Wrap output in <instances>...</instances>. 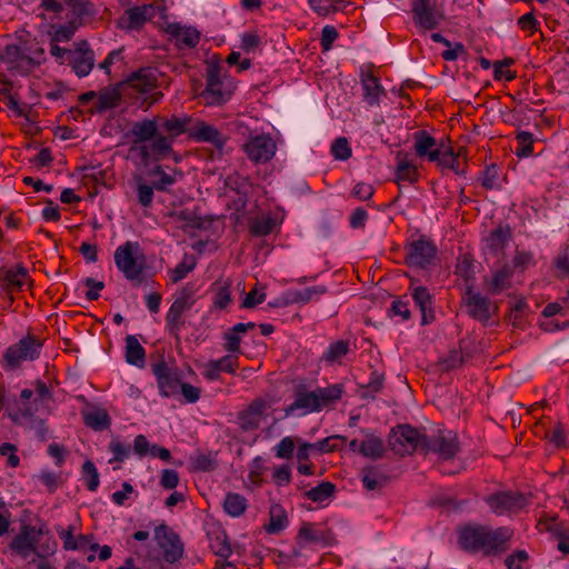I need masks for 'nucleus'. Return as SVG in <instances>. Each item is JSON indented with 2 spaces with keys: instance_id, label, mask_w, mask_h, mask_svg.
Here are the masks:
<instances>
[{
  "instance_id": "nucleus-1",
  "label": "nucleus",
  "mask_w": 569,
  "mask_h": 569,
  "mask_svg": "<svg viewBox=\"0 0 569 569\" xmlns=\"http://www.w3.org/2000/svg\"><path fill=\"white\" fill-rule=\"evenodd\" d=\"M160 136L149 146H137L140 150L141 161L147 164L150 159L160 160L172 152L174 139L183 133L191 131L192 118L190 116L177 117H157Z\"/></svg>"
},
{
  "instance_id": "nucleus-2",
  "label": "nucleus",
  "mask_w": 569,
  "mask_h": 569,
  "mask_svg": "<svg viewBox=\"0 0 569 569\" xmlns=\"http://www.w3.org/2000/svg\"><path fill=\"white\" fill-rule=\"evenodd\" d=\"M34 389H23L20 393L18 408L20 413L29 419L30 429L34 430L41 441L48 439L49 429L43 419L34 416L41 408H48L47 403L52 400V392L41 380L33 382Z\"/></svg>"
},
{
  "instance_id": "nucleus-3",
  "label": "nucleus",
  "mask_w": 569,
  "mask_h": 569,
  "mask_svg": "<svg viewBox=\"0 0 569 569\" xmlns=\"http://www.w3.org/2000/svg\"><path fill=\"white\" fill-rule=\"evenodd\" d=\"M342 387L340 385L329 386L327 388H317L308 391L302 385L295 389V401L284 409L286 416L292 415L297 410L303 413L320 411L323 407L340 399Z\"/></svg>"
},
{
  "instance_id": "nucleus-4",
  "label": "nucleus",
  "mask_w": 569,
  "mask_h": 569,
  "mask_svg": "<svg viewBox=\"0 0 569 569\" xmlns=\"http://www.w3.org/2000/svg\"><path fill=\"white\" fill-rule=\"evenodd\" d=\"M114 263L124 278L136 284L143 281L144 257L138 242L127 241L119 246L113 254Z\"/></svg>"
},
{
  "instance_id": "nucleus-5",
  "label": "nucleus",
  "mask_w": 569,
  "mask_h": 569,
  "mask_svg": "<svg viewBox=\"0 0 569 569\" xmlns=\"http://www.w3.org/2000/svg\"><path fill=\"white\" fill-rule=\"evenodd\" d=\"M232 90L224 86L221 77V67L218 63H210L206 71V88L199 94L207 106H220L228 101Z\"/></svg>"
},
{
  "instance_id": "nucleus-6",
  "label": "nucleus",
  "mask_w": 569,
  "mask_h": 569,
  "mask_svg": "<svg viewBox=\"0 0 569 569\" xmlns=\"http://www.w3.org/2000/svg\"><path fill=\"white\" fill-rule=\"evenodd\" d=\"M41 343L32 336L20 339L17 343L10 346L3 353L4 367L17 369L22 361H32L40 355Z\"/></svg>"
},
{
  "instance_id": "nucleus-7",
  "label": "nucleus",
  "mask_w": 569,
  "mask_h": 569,
  "mask_svg": "<svg viewBox=\"0 0 569 569\" xmlns=\"http://www.w3.org/2000/svg\"><path fill=\"white\" fill-rule=\"evenodd\" d=\"M426 435L409 425H399L392 429L388 442L390 449L399 456L412 453L418 447L422 449V439Z\"/></svg>"
},
{
  "instance_id": "nucleus-8",
  "label": "nucleus",
  "mask_w": 569,
  "mask_h": 569,
  "mask_svg": "<svg viewBox=\"0 0 569 569\" xmlns=\"http://www.w3.org/2000/svg\"><path fill=\"white\" fill-rule=\"evenodd\" d=\"M166 8L159 4H143L140 7L129 8L117 20V27L121 30L133 31L140 30L146 22L151 21L159 13L164 14Z\"/></svg>"
},
{
  "instance_id": "nucleus-9",
  "label": "nucleus",
  "mask_w": 569,
  "mask_h": 569,
  "mask_svg": "<svg viewBox=\"0 0 569 569\" xmlns=\"http://www.w3.org/2000/svg\"><path fill=\"white\" fill-rule=\"evenodd\" d=\"M194 303L193 299V290L186 286L183 287L172 305L170 306L167 316L166 323L167 329L171 336H173L177 340L179 339V332L183 327L182 315L191 309Z\"/></svg>"
},
{
  "instance_id": "nucleus-10",
  "label": "nucleus",
  "mask_w": 569,
  "mask_h": 569,
  "mask_svg": "<svg viewBox=\"0 0 569 569\" xmlns=\"http://www.w3.org/2000/svg\"><path fill=\"white\" fill-rule=\"evenodd\" d=\"M422 449L437 452L443 459H451L459 451L458 437L452 431L439 430L437 435L422 439Z\"/></svg>"
},
{
  "instance_id": "nucleus-11",
  "label": "nucleus",
  "mask_w": 569,
  "mask_h": 569,
  "mask_svg": "<svg viewBox=\"0 0 569 569\" xmlns=\"http://www.w3.org/2000/svg\"><path fill=\"white\" fill-rule=\"evenodd\" d=\"M151 367L157 378L160 393L164 397L177 395L181 385L180 371L177 368L169 367L163 358Z\"/></svg>"
},
{
  "instance_id": "nucleus-12",
  "label": "nucleus",
  "mask_w": 569,
  "mask_h": 569,
  "mask_svg": "<svg viewBox=\"0 0 569 569\" xmlns=\"http://www.w3.org/2000/svg\"><path fill=\"white\" fill-rule=\"evenodd\" d=\"M406 263L409 267L426 269L436 258V246L426 239H418L406 248Z\"/></svg>"
},
{
  "instance_id": "nucleus-13",
  "label": "nucleus",
  "mask_w": 569,
  "mask_h": 569,
  "mask_svg": "<svg viewBox=\"0 0 569 569\" xmlns=\"http://www.w3.org/2000/svg\"><path fill=\"white\" fill-rule=\"evenodd\" d=\"M463 302L467 308V313L481 322H488L492 313L496 312L497 307L485 296L476 292L471 286L467 287Z\"/></svg>"
},
{
  "instance_id": "nucleus-14",
  "label": "nucleus",
  "mask_w": 569,
  "mask_h": 569,
  "mask_svg": "<svg viewBox=\"0 0 569 569\" xmlns=\"http://www.w3.org/2000/svg\"><path fill=\"white\" fill-rule=\"evenodd\" d=\"M486 502L495 513L503 515L505 512H518L527 506L528 500L520 492L501 491L488 496Z\"/></svg>"
},
{
  "instance_id": "nucleus-15",
  "label": "nucleus",
  "mask_w": 569,
  "mask_h": 569,
  "mask_svg": "<svg viewBox=\"0 0 569 569\" xmlns=\"http://www.w3.org/2000/svg\"><path fill=\"white\" fill-rule=\"evenodd\" d=\"M154 539L163 550L167 562L173 563L182 557L183 546L178 537L167 525H160L154 529Z\"/></svg>"
},
{
  "instance_id": "nucleus-16",
  "label": "nucleus",
  "mask_w": 569,
  "mask_h": 569,
  "mask_svg": "<svg viewBox=\"0 0 569 569\" xmlns=\"http://www.w3.org/2000/svg\"><path fill=\"white\" fill-rule=\"evenodd\" d=\"M248 158L256 163L270 161L277 150L276 142L269 136H256L243 146Z\"/></svg>"
},
{
  "instance_id": "nucleus-17",
  "label": "nucleus",
  "mask_w": 569,
  "mask_h": 569,
  "mask_svg": "<svg viewBox=\"0 0 569 569\" xmlns=\"http://www.w3.org/2000/svg\"><path fill=\"white\" fill-rule=\"evenodd\" d=\"M131 136L133 137L130 147L131 153H137L140 157V150L134 149L137 146H149L152 141L160 136L159 123L157 117L153 119H143L132 124Z\"/></svg>"
},
{
  "instance_id": "nucleus-18",
  "label": "nucleus",
  "mask_w": 569,
  "mask_h": 569,
  "mask_svg": "<svg viewBox=\"0 0 569 569\" xmlns=\"http://www.w3.org/2000/svg\"><path fill=\"white\" fill-rule=\"evenodd\" d=\"M411 10L416 26L425 30L436 29L443 19V13L436 10L430 0H415Z\"/></svg>"
},
{
  "instance_id": "nucleus-19",
  "label": "nucleus",
  "mask_w": 569,
  "mask_h": 569,
  "mask_svg": "<svg viewBox=\"0 0 569 569\" xmlns=\"http://www.w3.org/2000/svg\"><path fill=\"white\" fill-rule=\"evenodd\" d=\"M189 138L199 141L211 143L221 154L228 137L220 132L216 127L204 121L198 120L192 122Z\"/></svg>"
},
{
  "instance_id": "nucleus-20",
  "label": "nucleus",
  "mask_w": 569,
  "mask_h": 569,
  "mask_svg": "<svg viewBox=\"0 0 569 569\" xmlns=\"http://www.w3.org/2000/svg\"><path fill=\"white\" fill-rule=\"evenodd\" d=\"M485 538L480 546V551L486 556L497 555L508 549V542L512 536V531L509 528L500 527L491 529L485 527Z\"/></svg>"
},
{
  "instance_id": "nucleus-21",
  "label": "nucleus",
  "mask_w": 569,
  "mask_h": 569,
  "mask_svg": "<svg viewBox=\"0 0 569 569\" xmlns=\"http://www.w3.org/2000/svg\"><path fill=\"white\" fill-rule=\"evenodd\" d=\"M29 280L28 270L22 266L16 268H0V288L9 295L12 303V292L20 291Z\"/></svg>"
},
{
  "instance_id": "nucleus-22",
  "label": "nucleus",
  "mask_w": 569,
  "mask_h": 569,
  "mask_svg": "<svg viewBox=\"0 0 569 569\" xmlns=\"http://www.w3.org/2000/svg\"><path fill=\"white\" fill-rule=\"evenodd\" d=\"M74 531L76 528L72 525L68 528H63L62 526L56 527V532L63 542V549L86 550L87 548H90L92 551H96V549L99 548V545L92 541L91 535L74 536Z\"/></svg>"
},
{
  "instance_id": "nucleus-23",
  "label": "nucleus",
  "mask_w": 569,
  "mask_h": 569,
  "mask_svg": "<svg viewBox=\"0 0 569 569\" xmlns=\"http://www.w3.org/2000/svg\"><path fill=\"white\" fill-rule=\"evenodd\" d=\"M267 409L263 399H254L243 411L239 412L238 420L242 431H252L260 427L261 419Z\"/></svg>"
},
{
  "instance_id": "nucleus-24",
  "label": "nucleus",
  "mask_w": 569,
  "mask_h": 569,
  "mask_svg": "<svg viewBox=\"0 0 569 569\" xmlns=\"http://www.w3.org/2000/svg\"><path fill=\"white\" fill-rule=\"evenodd\" d=\"M297 543L303 548L307 543H318L330 546L332 543V535L330 530H322L315 523L303 522L296 537Z\"/></svg>"
},
{
  "instance_id": "nucleus-25",
  "label": "nucleus",
  "mask_w": 569,
  "mask_h": 569,
  "mask_svg": "<svg viewBox=\"0 0 569 569\" xmlns=\"http://www.w3.org/2000/svg\"><path fill=\"white\" fill-rule=\"evenodd\" d=\"M40 531L34 527L24 525L21 527L20 532L12 539L10 547L13 551L22 557H28L36 550L38 536Z\"/></svg>"
},
{
  "instance_id": "nucleus-26",
  "label": "nucleus",
  "mask_w": 569,
  "mask_h": 569,
  "mask_svg": "<svg viewBox=\"0 0 569 569\" xmlns=\"http://www.w3.org/2000/svg\"><path fill=\"white\" fill-rule=\"evenodd\" d=\"M166 32L176 40V46L179 49H192L200 40V32L196 28L183 27L180 23H169Z\"/></svg>"
},
{
  "instance_id": "nucleus-27",
  "label": "nucleus",
  "mask_w": 569,
  "mask_h": 569,
  "mask_svg": "<svg viewBox=\"0 0 569 569\" xmlns=\"http://www.w3.org/2000/svg\"><path fill=\"white\" fill-rule=\"evenodd\" d=\"M486 526H466L459 530L458 543L459 547L468 552L480 551V546L483 542Z\"/></svg>"
},
{
  "instance_id": "nucleus-28",
  "label": "nucleus",
  "mask_w": 569,
  "mask_h": 569,
  "mask_svg": "<svg viewBox=\"0 0 569 569\" xmlns=\"http://www.w3.org/2000/svg\"><path fill=\"white\" fill-rule=\"evenodd\" d=\"M124 82H120L113 87H106L98 92V100L92 112L102 113L106 110L116 108L121 102L120 87Z\"/></svg>"
},
{
  "instance_id": "nucleus-29",
  "label": "nucleus",
  "mask_w": 569,
  "mask_h": 569,
  "mask_svg": "<svg viewBox=\"0 0 569 569\" xmlns=\"http://www.w3.org/2000/svg\"><path fill=\"white\" fill-rule=\"evenodd\" d=\"M361 84L363 89V98L370 104H379L380 97L385 94L378 77L371 71H361Z\"/></svg>"
},
{
  "instance_id": "nucleus-30",
  "label": "nucleus",
  "mask_w": 569,
  "mask_h": 569,
  "mask_svg": "<svg viewBox=\"0 0 569 569\" xmlns=\"http://www.w3.org/2000/svg\"><path fill=\"white\" fill-rule=\"evenodd\" d=\"M412 299L421 311V325L426 326L435 320V311L431 307V295L426 287L419 286L412 290Z\"/></svg>"
},
{
  "instance_id": "nucleus-31",
  "label": "nucleus",
  "mask_w": 569,
  "mask_h": 569,
  "mask_svg": "<svg viewBox=\"0 0 569 569\" xmlns=\"http://www.w3.org/2000/svg\"><path fill=\"white\" fill-rule=\"evenodd\" d=\"M124 83L144 93L157 87V78L152 69L141 68L140 70L131 73Z\"/></svg>"
},
{
  "instance_id": "nucleus-32",
  "label": "nucleus",
  "mask_w": 569,
  "mask_h": 569,
  "mask_svg": "<svg viewBox=\"0 0 569 569\" xmlns=\"http://www.w3.org/2000/svg\"><path fill=\"white\" fill-rule=\"evenodd\" d=\"M361 480L367 490L375 491L386 487L390 481V477L379 467L371 466L362 469Z\"/></svg>"
},
{
  "instance_id": "nucleus-33",
  "label": "nucleus",
  "mask_w": 569,
  "mask_h": 569,
  "mask_svg": "<svg viewBox=\"0 0 569 569\" xmlns=\"http://www.w3.org/2000/svg\"><path fill=\"white\" fill-rule=\"evenodd\" d=\"M511 237V231L508 226H499L495 230L490 232V234L486 239V244L488 250L495 254L499 256L502 253L506 244L508 243Z\"/></svg>"
},
{
  "instance_id": "nucleus-34",
  "label": "nucleus",
  "mask_w": 569,
  "mask_h": 569,
  "mask_svg": "<svg viewBox=\"0 0 569 569\" xmlns=\"http://www.w3.org/2000/svg\"><path fill=\"white\" fill-rule=\"evenodd\" d=\"M82 417L84 425L96 431L106 430L111 426V418L103 408H92L82 411Z\"/></svg>"
},
{
  "instance_id": "nucleus-35",
  "label": "nucleus",
  "mask_w": 569,
  "mask_h": 569,
  "mask_svg": "<svg viewBox=\"0 0 569 569\" xmlns=\"http://www.w3.org/2000/svg\"><path fill=\"white\" fill-rule=\"evenodd\" d=\"M146 352L134 336H127L126 338V361L130 365L142 368L146 362Z\"/></svg>"
},
{
  "instance_id": "nucleus-36",
  "label": "nucleus",
  "mask_w": 569,
  "mask_h": 569,
  "mask_svg": "<svg viewBox=\"0 0 569 569\" xmlns=\"http://www.w3.org/2000/svg\"><path fill=\"white\" fill-rule=\"evenodd\" d=\"M169 216L176 223H179L182 229H202L204 224L202 218L196 211L189 209L174 211Z\"/></svg>"
},
{
  "instance_id": "nucleus-37",
  "label": "nucleus",
  "mask_w": 569,
  "mask_h": 569,
  "mask_svg": "<svg viewBox=\"0 0 569 569\" xmlns=\"http://www.w3.org/2000/svg\"><path fill=\"white\" fill-rule=\"evenodd\" d=\"M208 537L212 552L219 558L227 560L232 553V549L226 531L220 530L209 533Z\"/></svg>"
},
{
  "instance_id": "nucleus-38",
  "label": "nucleus",
  "mask_w": 569,
  "mask_h": 569,
  "mask_svg": "<svg viewBox=\"0 0 569 569\" xmlns=\"http://www.w3.org/2000/svg\"><path fill=\"white\" fill-rule=\"evenodd\" d=\"M94 52H87L86 56H76L69 58L68 63L79 78L87 77L94 67Z\"/></svg>"
},
{
  "instance_id": "nucleus-39",
  "label": "nucleus",
  "mask_w": 569,
  "mask_h": 569,
  "mask_svg": "<svg viewBox=\"0 0 569 569\" xmlns=\"http://www.w3.org/2000/svg\"><path fill=\"white\" fill-rule=\"evenodd\" d=\"M512 272L509 267L505 266L496 271L490 280H486L485 284L489 292L497 295L509 288Z\"/></svg>"
},
{
  "instance_id": "nucleus-40",
  "label": "nucleus",
  "mask_w": 569,
  "mask_h": 569,
  "mask_svg": "<svg viewBox=\"0 0 569 569\" xmlns=\"http://www.w3.org/2000/svg\"><path fill=\"white\" fill-rule=\"evenodd\" d=\"M247 499L237 492H228L223 501V510L231 517H240L247 509Z\"/></svg>"
},
{
  "instance_id": "nucleus-41",
  "label": "nucleus",
  "mask_w": 569,
  "mask_h": 569,
  "mask_svg": "<svg viewBox=\"0 0 569 569\" xmlns=\"http://www.w3.org/2000/svg\"><path fill=\"white\" fill-rule=\"evenodd\" d=\"M383 441L375 435H367L366 440L360 443V453L371 459H378L383 456Z\"/></svg>"
},
{
  "instance_id": "nucleus-42",
  "label": "nucleus",
  "mask_w": 569,
  "mask_h": 569,
  "mask_svg": "<svg viewBox=\"0 0 569 569\" xmlns=\"http://www.w3.org/2000/svg\"><path fill=\"white\" fill-rule=\"evenodd\" d=\"M37 57H31L24 51V53L19 58L14 66L9 67L8 69L16 70L21 74H28L41 63L39 57L44 54V50L42 48H37Z\"/></svg>"
},
{
  "instance_id": "nucleus-43",
  "label": "nucleus",
  "mask_w": 569,
  "mask_h": 569,
  "mask_svg": "<svg viewBox=\"0 0 569 569\" xmlns=\"http://www.w3.org/2000/svg\"><path fill=\"white\" fill-rule=\"evenodd\" d=\"M415 150L418 157H426L437 146V141L427 131L419 130L413 134Z\"/></svg>"
},
{
  "instance_id": "nucleus-44",
  "label": "nucleus",
  "mask_w": 569,
  "mask_h": 569,
  "mask_svg": "<svg viewBox=\"0 0 569 569\" xmlns=\"http://www.w3.org/2000/svg\"><path fill=\"white\" fill-rule=\"evenodd\" d=\"M336 491V486L332 482L323 481L315 488L306 491L305 496L313 502H322L330 497Z\"/></svg>"
},
{
  "instance_id": "nucleus-45",
  "label": "nucleus",
  "mask_w": 569,
  "mask_h": 569,
  "mask_svg": "<svg viewBox=\"0 0 569 569\" xmlns=\"http://www.w3.org/2000/svg\"><path fill=\"white\" fill-rule=\"evenodd\" d=\"M326 292L325 287H311L303 290H293L288 292V299L286 303H307L315 295H322Z\"/></svg>"
},
{
  "instance_id": "nucleus-46",
  "label": "nucleus",
  "mask_w": 569,
  "mask_h": 569,
  "mask_svg": "<svg viewBox=\"0 0 569 569\" xmlns=\"http://www.w3.org/2000/svg\"><path fill=\"white\" fill-rule=\"evenodd\" d=\"M136 180V192L138 196V202L144 207L149 208L152 204L153 201V190L156 189L153 184H148L144 182L143 178L140 176H137L134 178Z\"/></svg>"
},
{
  "instance_id": "nucleus-47",
  "label": "nucleus",
  "mask_w": 569,
  "mask_h": 569,
  "mask_svg": "<svg viewBox=\"0 0 569 569\" xmlns=\"http://www.w3.org/2000/svg\"><path fill=\"white\" fill-rule=\"evenodd\" d=\"M288 525L286 512L280 507H272L270 510V522L266 526L269 533H278Z\"/></svg>"
},
{
  "instance_id": "nucleus-48",
  "label": "nucleus",
  "mask_w": 569,
  "mask_h": 569,
  "mask_svg": "<svg viewBox=\"0 0 569 569\" xmlns=\"http://www.w3.org/2000/svg\"><path fill=\"white\" fill-rule=\"evenodd\" d=\"M80 24L81 21H77V19H74L69 21L67 24L59 26L54 29L51 41L64 42L71 40Z\"/></svg>"
},
{
  "instance_id": "nucleus-49",
  "label": "nucleus",
  "mask_w": 569,
  "mask_h": 569,
  "mask_svg": "<svg viewBox=\"0 0 569 569\" xmlns=\"http://www.w3.org/2000/svg\"><path fill=\"white\" fill-rule=\"evenodd\" d=\"M150 174L158 178L152 183L158 191H167L176 182V177L167 173L161 166L154 167Z\"/></svg>"
},
{
  "instance_id": "nucleus-50",
  "label": "nucleus",
  "mask_w": 569,
  "mask_h": 569,
  "mask_svg": "<svg viewBox=\"0 0 569 569\" xmlns=\"http://www.w3.org/2000/svg\"><path fill=\"white\" fill-rule=\"evenodd\" d=\"M196 260L192 256L186 257L183 261L179 262L171 271V280L177 283L184 279L189 272L196 268Z\"/></svg>"
},
{
  "instance_id": "nucleus-51",
  "label": "nucleus",
  "mask_w": 569,
  "mask_h": 569,
  "mask_svg": "<svg viewBox=\"0 0 569 569\" xmlns=\"http://www.w3.org/2000/svg\"><path fill=\"white\" fill-rule=\"evenodd\" d=\"M385 375L378 371H372L369 382L363 386V398H376V393L380 392L383 387Z\"/></svg>"
},
{
  "instance_id": "nucleus-52",
  "label": "nucleus",
  "mask_w": 569,
  "mask_h": 569,
  "mask_svg": "<svg viewBox=\"0 0 569 569\" xmlns=\"http://www.w3.org/2000/svg\"><path fill=\"white\" fill-rule=\"evenodd\" d=\"M82 476L87 481V488L90 491H96L99 487L100 479L98 470L91 460H86L82 465Z\"/></svg>"
},
{
  "instance_id": "nucleus-53",
  "label": "nucleus",
  "mask_w": 569,
  "mask_h": 569,
  "mask_svg": "<svg viewBox=\"0 0 569 569\" xmlns=\"http://www.w3.org/2000/svg\"><path fill=\"white\" fill-rule=\"evenodd\" d=\"M417 168L416 166L409 163L406 160H401L398 163L396 177L397 182L400 183V181H408L410 183L415 182L417 180Z\"/></svg>"
},
{
  "instance_id": "nucleus-54",
  "label": "nucleus",
  "mask_w": 569,
  "mask_h": 569,
  "mask_svg": "<svg viewBox=\"0 0 569 569\" xmlns=\"http://www.w3.org/2000/svg\"><path fill=\"white\" fill-rule=\"evenodd\" d=\"M276 227V220L272 218L256 219L250 224V232L256 237L267 236Z\"/></svg>"
},
{
  "instance_id": "nucleus-55",
  "label": "nucleus",
  "mask_w": 569,
  "mask_h": 569,
  "mask_svg": "<svg viewBox=\"0 0 569 569\" xmlns=\"http://www.w3.org/2000/svg\"><path fill=\"white\" fill-rule=\"evenodd\" d=\"M463 363V357L460 350H450L447 357L438 361L440 370L448 371L460 367Z\"/></svg>"
},
{
  "instance_id": "nucleus-56",
  "label": "nucleus",
  "mask_w": 569,
  "mask_h": 569,
  "mask_svg": "<svg viewBox=\"0 0 569 569\" xmlns=\"http://www.w3.org/2000/svg\"><path fill=\"white\" fill-rule=\"evenodd\" d=\"M349 351V343L343 340H338L330 345L323 358L328 362H335L341 357L346 356Z\"/></svg>"
},
{
  "instance_id": "nucleus-57",
  "label": "nucleus",
  "mask_w": 569,
  "mask_h": 569,
  "mask_svg": "<svg viewBox=\"0 0 569 569\" xmlns=\"http://www.w3.org/2000/svg\"><path fill=\"white\" fill-rule=\"evenodd\" d=\"M516 139L520 147L517 149L516 153L518 157H528L532 153V143L533 137L532 133L528 131H520L517 133Z\"/></svg>"
},
{
  "instance_id": "nucleus-58",
  "label": "nucleus",
  "mask_w": 569,
  "mask_h": 569,
  "mask_svg": "<svg viewBox=\"0 0 569 569\" xmlns=\"http://www.w3.org/2000/svg\"><path fill=\"white\" fill-rule=\"evenodd\" d=\"M67 7H69L77 19L81 20L84 16H90L91 3L89 0H64Z\"/></svg>"
},
{
  "instance_id": "nucleus-59",
  "label": "nucleus",
  "mask_w": 569,
  "mask_h": 569,
  "mask_svg": "<svg viewBox=\"0 0 569 569\" xmlns=\"http://www.w3.org/2000/svg\"><path fill=\"white\" fill-rule=\"evenodd\" d=\"M24 51V48L17 44H8L0 53V58L3 62L8 63L9 67H13Z\"/></svg>"
},
{
  "instance_id": "nucleus-60",
  "label": "nucleus",
  "mask_w": 569,
  "mask_h": 569,
  "mask_svg": "<svg viewBox=\"0 0 569 569\" xmlns=\"http://www.w3.org/2000/svg\"><path fill=\"white\" fill-rule=\"evenodd\" d=\"M331 152L336 159L347 160L351 157V149L347 138L336 139L331 146Z\"/></svg>"
},
{
  "instance_id": "nucleus-61",
  "label": "nucleus",
  "mask_w": 569,
  "mask_h": 569,
  "mask_svg": "<svg viewBox=\"0 0 569 569\" xmlns=\"http://www.w3.org/2000/svg\"><path fill=\"white\" fill-rule=\"evenodd\" d=\"M439 166L445 169H451L457 174L465 173V171L462 169H460V166L458 162V156L455 154L453 150L450 147L445 148V153L441 158V162Z\"/></svg>"
},
{
  "instance_id": "nucleus-62",
  "label": "nucleus",
  "mask_w": 569,
  "mask_h": 569,
  "mask_svg": "<svg viewBox=\"0 0 569 569\" xmlns=\"http://www.w3.org/2000/svg\"><path fill=\"white\" fill-rule=\"evenodd\" d=\"M556 448H566L568 445L567 436L562 423L558 422L552 432H547L545 436Z\"/></svg>"
},
{
  "instance_id": "nucleus-63",
  "label": "nucleus",
  "mask_w": 569,
  "mask_h": 569,
  "mask_svg": "<svg viewBox=\"0 0 569 569\" xmlns=\"http://www.w3.org/2000/svg\"><path fill=\"white\" fill-rule=\"evenodd\" d=\"M345 440V437L332 436L313 443V446L315 449L319 450L320 452H331L338 450L340 448V443H342Z\"/></svg>"
},
{
  "instance_id": "nucleus-64",
  "label": "nucleus",
  "mask_w": 569,
  "mask_h": 569,
  "mask_svg": "<svg viewBox=\"0 0 569 569\" xmlns=\"http://www.w3.org/2000/svg\"><path fill=\"white\" fill-rule=\"evenodd\" d=\"M528 560L529 555L526 550H517L506 557L505 565L507 569H523L522 565L527 563Z\"/></svg>"
}]
</instances>
